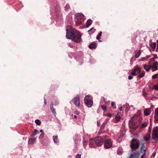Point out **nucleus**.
Instances as JSON below:
<instances>
[{
	"mask_svg": "<svg viewBox=\"0 0 158 158\" xmlns=\"http://www.w3.org/2000/svg\"><path fill=\"white\" fill-rule=\"evenodd\" d=\"M66 37L68 39H72L76 43H79L81 40L80 33L70 25H68L66 29Z\"/></svg>",
	"mask_w": 158,
	"mask_h": 158,
	"instance_id": "nucleus-1",
	"label": "nucleus"
},
{
	"mask_svg": "<svg viewBox=\"0 0 158 158\" xmlns=\"http://www.w3.org/2000/svg\"><path fill=\"white\" fill-rule=\"evenodd\" d=\"M75 21L77 25H79L81 24L84 21V15L81 13H77L75 15Z\"/></svg>",
	"mask_w": 158,
	"mask_h": 158,
	"instance_id": "nucleus-2",
	"label": "nucleus"
},
{
	"mask_svg": "<svg viewBox=\"0 0 158 158\" xmlns=\"http://www.w3.org/2000/svg\"><path fill=\"white\" fill-rule=\"evenodd\" d=\"M85 105L88 107H90L92 106L93 102L92 98L89 95H87L84 99Z\"/></svg>",
	"mask_w": 158,
	"mask_h": 158,
	"instance_id": "nucleus-3",
	"label": "nucleus"
},
{
	"mask_svg": "<svg viewBox=\"0 0 158 158\" xmlns=\"http://www.w3.org/2000/svg\"><path fill=\"white\" fill-rule=\"evenodd\" d=\"M152 138L154 140H158V126L153 128L152 130Z\"/></svg>",
	"mask_w": 158,
	"mask_h": 158,
	"instance_id": "nucleus-4",
	"label": "nucleus"
},
{
	"mask_svg": "<svg viewBox=\"0 0 158 158\" xmlns=\"http://www.w3.org/2000/svg\"><path fill=\"white\" fill-rule=\"evenodd\" d=\"M139 141L133 139L131 141V147L132 149H138L139 147Z\"/></svg>",
	"mask_w": 158,
	"mask_h": 158,
	"instance_id": "nucleus-5",
	"label": "nucleus"
},
{
	"mask_svg": "<svg viewBox=\"0 0 158 158\" xmlns=\"http://www.w3.org/2000/svg\"><path fill=\"white\" fill-rule=\"evenodd\" d=\"M140 71L141 68L137 65L134 67L131 74L133 76L137 75L140 73Z\"/></svg>",
	"mask_w": 158,
	"mask_h": 158,
	"instance_id": "nucleus-6",
	"label": "nucleus"
},
{
	"mask_svg": "<svg viewBox=\"0 0 158 158\" xmlns=\"http://www.w3.org/2000/svg\"><path fill=\"white\" fill-rule=\"evenodd\" d=\"M94 141L95 144L99 146L102 145L103 142V138L101 136L95 138L94 139Z\"/></svg>",
	"mask_w": 158,
	"mask_h": 158,
	"instance_id": "nucleus-7",
	"label": "nucleus"
},
{
	"mask_svg": "<svg viewBox=\"0 0 158 158\" xmlns=\"http://www.w3.org/2000/svg\"><path fill=\"white\" fill-rule=\"evenodd\" d=\"M112 142L110 139H107L105 140L104 142V146L105 148H110L112 145Z\"/></svg>",
	"mask_w": 158,
	"mask_h": 158,
	"instance_id": "nucleus-8",
	"label": "nucleus"
},
{
	"mask_svg": "<svg viewBox=\"0 0 158 158\" xmlns=\"http://www.w3.org/2000/svg\"><path fill=\"white\" fill-rule=\"evenodd\" d=\"M147 148L144 143L143 144L141 147L140 153L142 154L140 158H144L146 156V151L147 150Z\"/></svg>",
	"mask_w": 158,
	"mask_h": 158,
	"instance_id": "nucleus-9",
	"label": "nucleus"
},
{
	"mask_svg": "<svg viewBox=\"0 0 158 158\" xmlns=\"http://www.w3.org/2000/svg\"><path fill=\"white\" fill-rule=\"evenodd\" d=\"M140 154V153L139 151L133 152L131 154L129 158H139Z\"/></svg>",
	"mask_w": 158,
	"mask_h": 158,
	"instance_id": "nucleus-10",
	"label": "nucleus"
},
{
	"mask_svg": "<svg viewBox=\"0 0 158 158\" xmlns=\"http://www.w3.org/2000/svg\"><path fill=\"white\" fill-rule=\"evenodd\" d=\"M74 104L77 106H79L80 105V100L79 96H77L74 99Z\"/></svg>",
	"mask_w": 158,
	"mask_h": 158,
	"instance_id": "nucleus-11",
	"label": "nucleus"
},
{
	"mask_svg": "<svg viewBox=\"0 0 158 158\" xmlns=\"http://www.w3.org/2000/svg\"><path fill=\"white\" fill-rule=\"evenodd\" d=\"M154 117L155 123H157L158 121V108L155 110Z\"/></svg>",
	"mask_w": 158,
	"mask_h": 158,
	"instance_id": "nucleus-12",
	"label": "nucleus"
},
{
	"mask_svg": "<svg viewBox=\"0 0 158 158\" xmlns=\"http://www.w3.org/2000/svg\"><path fill=\"white\" fill-rule=\"evenodd\" d=\"M158 62L157 61H155L154 62L153 64L151 66V67L153 68L152 71L154 72L158 69Z\"/></svg>",
	"mask_w": 158,
	"mask_h": 158,
	"instance_id": "nucleus-13",
	"label": "nucleus"
},
{
	"mask_svg": "<svg viewBox=\"0 0 158 158\" xmlns=\"http://www.w3.org/2000/svg\"><path fill=\"white\" fill-rule=\"evenodd\" d=\"M151 112L150 108H148L146 109L144 111V114L145 116H148L149 115Z\"/></svg>",
	"mask_w": 158,
	"mask_h": 158,
	"instance_id": "nucleus-14",
	"label": "nucleus"
},
{
	"mask_svg": "<svg viewBox=\"0 0 158 158\" xmlns=\"http://www.w3.org/2000/svg\"><path fill=\"white\" fill-rule=\"evenodd\" d=\"M151 68V66L149 65L144 64V68L147 72H148Z\"/></svg>",
	"mask_w": 158,
	"mask_h": 158,
	"instance_id": "nucleus-15",
	"label": "nucleus"
},
{
	"mask_svg": "<svg viewBox=\"0 0 158 158\" xmlns=\"http://www.w3.org/2000/svg\"><path fill=\"white\" fill-rule=\"evenodd\" d=\"M143 140L145 141H148L151 138V136L150 135L147 134L146 135L143 137Z\"/></svg>",
	"mask_w": 158,
	"mask_h": 158,
	"instance_id": "nucleus-16",
	"label": "nucleus"
},
{
	"mask_svg": "<svg viewBox=\"0 0 158 158\" xmlns=\"http://www.w3.org/2000/svg\"><path fill=\"white\" fill-rule=\"evenodd\" d=\"M97 44L96 43H91L89 45V48L91 49L96 48Z\"/></svg>",
	"mask_w": 158,
	"mask_h": 158,
	"instance_id": "nucleus-17",
	"label": "nucleus"
},
{
	"mask_svg": "<svg viewBox=\"0 0 158 158\" xmlns=\"http://www.w3.org/2000/svg\"><path fill=\"white\" fill-rule=\"evenodd\" d=\"M92 21L91 19H88L86 23V27H89L92 23Z\"/></svg>",
	"mask_w": 158,
	"mask_h": 158,
	"instance_id": "nucleus-18",
	"label": "nucleus"
},
{
	"mask_svg": "<svg viewBox=\"0 0 158 158\" xmlns=\"http://www.w3.org/2000/svg\"><path fill=\"white\" fill-rule=\"evenodd\" d=\"M36 140V138H33L30 139L28 141V143L30 144H31L34 143Z\"/></svg>",
	"mask_w": 158,
	"mask_h": 158,
	"instance_id": "nucleus-19",
	"label": "nucleus"
},
{
	"mask_svg": "<svg viewBox=\"0 0 158 158\" xmlns=\"http://www.w3.org/2000/svg\"><path fill=\"white\" fill-rule=\"evenodd\" d=\"M93 28H94L92 27L88 31V32H89V35H91V34H93L96 31L95 29H94V30H93Z\"/></svg>",
	"mask_w": 158,
	"mask_h": 158,
	"instance_id": "nucleus-20",
	"label": "nucleus"
},
{
	"mask_svg": "<svg viewBox=\"0 0 158 158\" xmlns=\"http://www.w3.org/2000/svg\"><path fill=\"white\" fill-rule=\"evenodd\" d=\"M142 51L141 50H139V51L135 54V57L136 58L139 57L141 54V52Z\"/></svg>",
	"mask_w": 158,
	"mask_h": 158,
	"instance_id": "nucleus-21",
	"label": "nucleus"
},
{
	"mask_svg": "<svg viewBox=\"0 0 158 158\" xmlns=\"http://www.w3.org/2000/svg\"><path fill=\"white\" fill-rule=\"evenodd\" d=\"M94 141L93 140H90V142L89 143V145L90 147H94Z\"/></svg>",
	"mask_w": 158,
	"mask_h": 158,
	"instance_id": "nucleus-22",
	"label": "nucleus"
},
{
	"mask_svg": "<svg viewBox=\"0 0 158 158\" xmlns=\"http://www.w3.org/2000/svg\"><path fill=\"white\" fill-rule=\"evenodd\" d=\"M148 123L146 122H143L141 125L140 127L141 128H143L146 127Z\"/></svg>",
	"mask_w": 158,
	"mask_h": 158,
	"instance_id": "nucleus-23",
	"label": "nucleus"
},
{
	"mask_svg": "<svg viewBox=\"0 0 158 158\" xmlns=\"http://www.w3.org/2000/svg\"><path fill=\"white\" fill-rule=\"evenodd\" d=\"M102 32L101 31L99 33V34L98 35H97V36L96 37V39L97 40H98L99 42H101V40H99L101 38L100 37H101V36L102 35Z\"/></svg>",
	"mask_w": 158,
	"mask_h": 158,
	"instance_id": "nucleus-24",
	"label": "nucleus"
},
{
	"mask_svg": "<svg viewBox=\"0 0 158 158\" xmlns=\"http://www.w3.org/2000/svg\"><path fill=\"white\" fill-rule=\"evenodd\" d=\"M53 138L54 142L56 143H57L58 142L57 136H53Z\"/></svg>",
	"mask_w": 158,
	"mask_h": 158,
	"instance_id": "nucleus-25",
	"label": "nucleus"
},
{
	"mask_svg": "<svg viewBox=\"0 0 158 158\" xmlns=\"http://www.w3.org/2000/svg\"><path fill=\"white\" fill-rule=\"evenodd\" d=\"M145 75V73L144 72H143L141 73H140L138 76V77L139 78H141L143 77Z\"/></svg>",
	"mask_w": 158,
	"mask_h": 158,
	"instance_id": "nucleus-26",
	"label": "nucleus"
},
{
	"mask_svg": "<svg viewBox=\"0 0 158 158\" xmlns=\"http://www.w3.org/2000/svg\"><path fill=\"white\" fill-rule=\"evenodd\" d=\"M150 46L153 49H155L156 46V44L155 42L154 43H153L151 44Z\"/></svg>",
	"mask_w": 158,
	"mask_h": 158,
	"instance_id": "nucleus-27",
	"label": "nucleus"
},
{
	"mask_svg": "<svg viewBox=\"0 0 158 158\" xmlns=\"http://www.w3.org/2000/svg\"><path fill=\"white\" fill-rule=\"evenodd\" d=\"M37 130L36 129H35L34 131L33 132V133L31 134V136H33L36 135V133L37 132Z\"/></svg>",
	"mask_w": 158,
	"mask_h": 158,
	"instance_id": "nucleus-28",
	"label": "nucleus"
},
{
	"mask_svg": "<svg viewBox=\"0 0 158 158\" xmlns=\"http://www.w3.org/2000/svg\"><path fill=\"white\" fill-rule=\"evenodd\" d=\"M35 122L37 125H40L41 123V121L38 119L35 120Z\"/></svg>",
	"mask_w": 158,
	"mask_h": 158,
	"instance_id": "nucleus-29",
	"label": "nucleus"
},
{
	"mask_svg": "<svg viewBox=\"0 0 158 158\" xmlns=\"http://www.w3.org/2000/svg\"><path fill=\"white\" fill-rule=\"evenodd\" d=\"M120 119V117L119 114H118L115 116V119L116 120L118 121Z\"/></svg>",
	"mask_w": 158,
	"mask_h": 158,
	"instance_id": "nucleus-30",
	"label": "nucleus"
},
{
	"mask_svg": "<svg viewBox=\"0 0 158 158\" xmlns=\"http://www.w3.org/2000/svg\"><path fill=\"white\" fill-rule=\"evenodd\" d=\"M130 109V107L128 104H126V109L127 110H128Z\"/></svg>",
	"mask_w": 158,
	"mask_h": 158,
	"instance_id": "nucleus-31",
	"label": "nucleus"
},
{
	"mask_svg": "<svg viewBox=\"0 0 158 158\" xmlns=\"http://www.w3.org/2000/svg\"><path fill=\"white\" fill-rule=\"evenodd\" d=\"M65 10H68L70 8V6L69 5L67 4L64 7Z\"/></svg>",
	"mask_w": 158,
	"mask_h": 158,
	"instance_id": "nucleus-32",
	"label": "nucleus"
},
{
	"mask_svg": "<svg viewBox=\"0 0 158 158\" xmlns=\"http://www.w3.org/2000/svg\"><path fill=\"white\" fill-rule=\"evenodd\" d=\"M158 76V74H154L152 77V79H155Z\"/></svg>",
	"mask_w": 158,
	"mask_h": 158,
	"instance_id": "nucleus-33",
	"label": "nucleus"
},
{
	"mask_svg": "<svg viewBox=\"0 0 158 158\" xmlns=\"http://www.w3.org/2000/svg\"><path fill=\"white\" fill-rule=\"evenodd\" d=\"M154 89L156 90H158V85H154L153 86Z\"/></svg>",
	"mask_w": 158,
	"mask_h": 158,
	"instance_id": "nucleus-34",
	"label": "nucleus"
},
{
	"mask_svg": "<svg viewBox=\"0 0 158 158\" xmlns=\"http://www.w3.org/2000/svg\"><path fill=\"white\" fill-rule=\"evenodd\" d=\"M51 109L53 113H54V114H56V111H55V109H54L52 107H51Z\"/></svg>",
	"mask_w": 158,
	"mask_h": 158,
	"instance_id": "nucleus-35",
	"label": "nucleus"
},
{
	"mask_svg": "<svg viewBox=\"0 0 158 158\" xmlns=\"http://www.w3.org/2000/svg\"><path fill=\"white\" fill-rule=\"evenodd\" d=\"M111 106L114 108L115 109L116 107L115 106V104L113 102H111Z\"/></svg>",
	"mask_w": 158,
	"mask_h": 158,
	"instance_id": "nucleus-36",
	"label": "nucleus"
},
{
	"mask_svg": "<svg viewBox=\"0 0 158 158\" xmlns=\"http://www.w3.org/2000/svg\"><path fill=\"white\" fill-rule=\"evenodd\" d=\"M102 108L103 109V110L104 111L106 110V107L105 106H101Z\"/></svg>",
	"mask_w": 158,
	"mask_h": 158,
	"instance_id": "nucleus-37",
	"label": "nucleus"
},
{
	"mask_svg": "<svg viewBox=\"0 0 158 158\" xmlns=\"http://www.w3.org/2000/svg\"><path fill=\"white\" fill-rule=\"evenodd\" d=\"M151 133V129H148L147 134L150 135Z\"/></svg>",
	"mask_w": 158,
	"mask_h": 158,
	"instance_id": "nucleus-38",
	"label": "nucleus"
},
{
	"mask_svg": "<svg viewBox=\"0 0 158 158\" xmlns=\"http://www.w3.org/2000/svg\"><path fill=\"white\" fill-rule=\"evenodd\" d=\"M133 75H130L128 77V78L129 79H131L133 78Z\"/></svg>",
	"mask_w": 158,
	"mask_h": 158,
	"instance_id": "nucleus-39",
	"label": "nucleus"
},
{
	"mask_svg": "<svg viewBox=\"0 0 158 158\" xmlns=\"http://www.w3.org/2000/svg\"><path fill=\"white\" fill-rule=\"evenodd\" d=\"M76 158H81V155L77 154L76 156Z\"/></svg>",
	"mask_w": 158,
	"mask_h": 158,
	"instance_id": "nucleus-40",
	"label": "nucleus"
},
{
	"mask_svg": "<svg viewBox=\"0 0 158 158\" xmlns=\"http://www.w3.org/2000/svg\"><path fill=\"white\" fill-rule=\"evenodd\" d=\"M79 112L77 111H76L75 112V114H76V115H77L78 116L79 115Z\"/></svg>",
	"mask_w": 158,
	"mask_h": 158,
	"instance_id": "nucleus-41",
	"label": "nucleus"
},
{
	"mask_svg": "<svg viewBox=\"0 0 158 158\" xmlns=\"http://www.w3.org/2000/svg\"><path fill=\"white\" fill-rule=\"evenodd\" d=\"M44 134H42L40 135V136L39 137V138H43L44 137Z\"/></svg>",
	"mask_w": 158,
	"mask_h": 158,
	"instance_id": "nucleus-42",
	"label": "nucleus"
},
{
	"mask_svg": "<svg viewBox=\"0 0 158 158\" xmlns=\"http://www.w3.org/2000/svg\"><path fill=\"white\" fill-rule=\"evenodd\" d=\"M80 117L79 115L77 116L76 115H75L74 116V119H76L77 118H79Z\"/></svg>",
	"mask_w": 158,
	"mask_h": 158,
	"instance_id": "nucleus-43",
	"label": "nucleus"
},
{
	"mask_svg": "<svg viewBox=\"0 0 158 158\" xmlns=\"http://www.w3.org/2000/svg\"><path fill=\"white\" fill-rule=\"evenodd\" d=\"M146 59V57H144L141 58V60L142 61H143V60H145Z\"/></svg>",
	"mask_w": 158,
	"mask_h": 158,
	"instance_id": "nucleus-44",
	"label": "nucleus"
},
{
	"mask_svg": "<svg viewBox=\"0 0 158 158\" xmlns=\"http://www.w3.org/2000/svg\"><path fill=\"white\" fill-rule=\"evenodd\" d=\"M106 116H108L109 117H111V115L110 114H108L106 115Z\"/></svg>",
	"mask_w": 158,
	"mask_h": 158,
	"instance_id": "nucleus-45",
	"label": "nucleus"
},
{
	"mask_svg": "<svg viewBox=\"0 0 158 158\" xmlns=\"http://www.w3.org/2000/svg\"><path fill=\"white\" fill-rule=\"evenodd\" d=\"M69 45L71 48H72L73 47V45L70 44H69Z\"/></svg>",
	"mask_w": 158,
	"mask_h": 158,
	"instance_id": "nucleus-46",
	"label": "nucleus"
},
{
	"mask_svg": "<svg viewBox=\"0 0 158 158\" xmlns=\"http://www.w3.org/2000/svg\"><path fill=\"white\" fill-rule=\"evenodd\" d=\"M122 108H123V107L122 106H121L120 107V108H119V110H120V111H122Z\"/></svg>",
	"mask_w": 158,
	"mask_h": 158,
	"instance_id": "nucleus-47",
	"label": "nucleus"
},
{
	"mask_svg": "<svg viewBox=\"0 0 158 158\" xmlns=\"http://www.w3.org/2000/svg\"><path fill=\"white\" fill-rule=\"evenodd\" d=\"M157 49L158 50V40H157Z\"/></svg>",
	"mask_w": 158,
	"mask_h": 158,
	"instance_id": "nucleus-48",
	"label": "nucleus"
},
{
	"mask_svg": "<svg viewBox=\"0 0 158 158\" xmlns=\"http://www.w3.org/2000/svg\"><path fill=\"white\" fill-rule=\"evenodd\" d=\"M130 108L131 107L132 108V109L133 110H134L135 109L134 108V107H133V106H130Z\"/></svg>",
	"mask_w": 158,
	"mask_h": 158,
	"instance_id": "nucleus-49",
	"label": "nucleus"
},
{
	"mask_svg": "<svg viewBox=\"0 0 158 158\" xmlns=\"http://www.w3.org/2000/svg\"><path fill=\"white\" fill-rule=\"evenodd\" d=\"M44 101L45 104L46 105V100H45V98H44Z\"/></svg>",
	"mask_w": 158,
	"mask_h": 158,
	"instance_id": "nucleus-50",
	"label": "nucleus"
},
{
	"mask_svg": "<svg viewBox=\"0 0 158 158\" xmlns=\"http://www.w3.org/2000/svg\"><path fill=\"white\" fill-rule=\"evenodd\" d=\"M40 132L41 133H43V131L42 130H40Z\"/></svg>",
	"mask_w": 158,
	"mask_h": 158,
	"instance_id": "nucleus-51",
	"label": "nucleus"
},
{
	"mask_svg": "<svg viewBox=\"0 0 158 158\" xmlns=\"http://www.w3.org/2000/svg\"><path fill=\"white\" fill-rule=\"evenodd\" d=\"M118 154L119 155H121L122 154V152H120L119 153H118Z\"/></svg>",
	"mask_w": 158,
	"mask_h": 158,
	"instance_id": "nucleus-52",
	"label": "nucleus"
},
{
	"mask_svg": "<svg viewBox=\"0 0 158 158\" xmlns=\"http://www.w3.org/2000/svg\"><path fill=\"white\" fill-rule=\"evenodd\" d=\"M156 155V153H155V154L153 155V157H155Z\"/></svg>",
	"mask_w": 158,
	"mask_h": 158,
	"instance_id": "nucleus-53",
	"label": "nucleus"
},
{
	"mask_svg": "<svg viewBox=\"0 0 158 158\" xmlns=\"http://www.w3.org/2000/svg\"><path fill=\"white\" fill-rule=\"evenodd\" d=\"M148 129H151V128H150V127H149V128H148Z\"/></svg>",
	"mask_w": 158,
	"mask_h": 158,
	"instance_id": "nucleus-54",
	"label": "nucleus"
},
{
	"mask_svg": "<svg viewBox=\"0 0 158 158\" xmlns=\"http://www.w3.org/2000/svg\"><path fill=\"white\" fill-rule=\"evenodd\" d=\"M84 147L85 148V144H84Z\"/></svg>",
	"mask_w": 158,
	"mask_h": 158,
	"instance_id": "nucleus-55",
	"label": "nucleus"
},
{
	"mask_svg": "<svg viewBox=\"0 0 158 158\" xmlns=\"http://www.w3.org/2000/svg\"><path fill=\"white\" fill-rule=\"evenodd\" d=\"M148 56H147V57H148Z\"/></svg>",
	"mask_w": 158,
	"mask_h": 158,
	"instance_id": "nucleus-56",
	"label": "nucleus"
}]
</instances>
